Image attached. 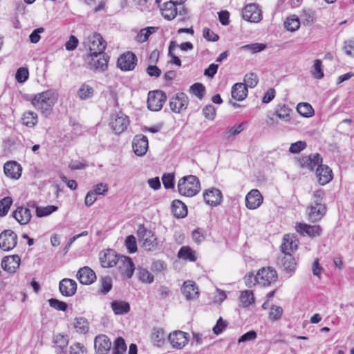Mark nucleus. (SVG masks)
I'll list each match as a JSON object with an SVG mask.
<instances>
[{"instance_id": "cd10ccee", "label": "nucleus", "mask_w": 354, "mask_h": 354, "mask_svg": "<svg viewBox=\"0 0 354 354\" xmlns=\"http://www.w3.org/2000/svg\"><path fill=\"white\" fill-rule=\"evenodd\" d=\"M19 265L20 257L18 255L5 257L1 261L2 268L10 272H15L16 269L19 267Z\"/></svg>"}, {"instance_id": "4c0bfd02", "label": "nucleus", "mask_w": 354, "mask_h": 354, "mask_svg": "<svg viewBox=\"0 0 354 354\" xmlns=\"http://www.w3.org/2000/svg\"><path fill=\"white\" fill-rule=\"evenodd\" d=\"M23 124L28 127H33L37 123V115L33 111H26L21 118Z\"/></svg>"}, {"instance_id": "473e14b6", "label": "nucleus", "mask_w": 354, "mask_h": 354, "mask_svg": "<svg viewBox=\"0 0 354 354\" xmlns=\"http://www.w3.org/2000/svg\"><path fill=\"white\" fill-rule=\"evenodd\" d=\"M53 342L57 348H59V351H56L57 354H67L66 351L64 350L68 344V337L67 335L62 334L55 335L53 337Z\"/></svg>"}, {"instance_id": "bf43d9fd", "label": "nucleus", "mask_w": 354, "mask_h": 354, "mask_svg": "<svg viewBox=\"0 0 354 354\" xmlns=\"http://www.w3.org/2000/svg\"><path fill=\"white\" fill-rule=\"evenodd\" d=\"M192 92L199 99H202L205 93V86L201 83H195L191 86Z\"/></svg>"}, {"instance_id": "338daca9", "label": "nucleus", "mask_w": 354, "mask_h": 354, "mask_svg": "<svg viewBox=\"0 0 354 354\" xmlns=\"http://www.w3.org/2000/svg\"><path fill=\"white\" fill-rule=\"evenodd\" d=\"M306 147V142L304 141H297L292 143L289 151L292 153H298Z\"/></svg>"}, {"instance_id": "49530a36", "label": "nucleus", "mask_w": 354, "mask_h": 354, "mask_svg": "<svg viewBox=\"0 0 354 354\" xmlns=\"http://www.w3.org/2000/svg\"><path fill=\"white\" fill-rule=\"evenodd\" d=\"M246 122H241L232 127L227 131H226L225 137L227 138H230L232 137L238 136L241 131H243L245 129V128L246 127Z\"/></svg>"}, {"instance_id": "b1692460", "label": "nucleus", "mask_w": 354, "mask_h": 354, "mask_svg": "<svg viewBox=\"0 0 354 354\" xmlns=\"http://www.w3.org/2000/svg\"><path fill=\"white\" fill-rule=\"evenodd\" d=\"M181 290L187 300H193L198 297V287L192 281H185L181 287Z\"/></svg>"}, {"instance_id": "864d4df0", "label": "nucleus", "mask_w": 354, "mask_h": 354, "mask_svg": "<svg viewBox=\"0 0 354 354\" xmlns=\"http://www.w3.org/2000/svg\"><path fill=\"white\" fill-rule=\"evenodd\" d=\"M290 112H291L290 109H289L288 106H286L285 105H283L281 106H279V108H278L276 110L275 113H276V115L279 118H280L284 121H288L290 119Z\"/></svg>"}, {"instance_id": "0e129e2a", "label": "nucleus", "mask_w": 354, "mask_h": 354, "mask_svg": "<svg viewBox=\"0 0 354 354\" xmlns=\"http://www.w3.org/2000/svg\"><path fill=\"white\" fill-rule=\"evenodd\" d=\"M29 73L27 68L21 67L19 68L15 74V78L19 83H24L28 78Z\"/></svg>"}, {"instance_id": "9d476101", "label": "nucleus", "mask_w": 354, "mask_h": 354, "mask_svg": "<svg viewBox=\"0 0 354 354\" xmlns=\"http://www.w3.org/2000/svg\"><path fill=\"white\" fill-rule=\"evenodd\" d=\"M87 62L91 69L104 71L107 68L108 57L103 53L89 55Z\"/></svg>"}, {"instance_id": "a19ab883", "label": "nucleus", "mask_w": 354, "mask_h": 354, "mask_svg": "<svg viewBox=\"0 0 354 354\" xmlns=\"http://www.w3.org/2000/svg\"><path fill=\"white\" fill-rule=\"evenodd\" d=\"M74 328L80 334H86L88 331V322L85 318L77 317L75 319Z\"/></svg>"}, {"instance_id": "412c9836", "label": "nucleus", "mask_w": 354, "mask_h": 354, "mask_svg": "<svg viewBox=\"0 0 354 354\" xmlns=\"http://www.w3.org/2000/svg\"><path fill=\"white\" fill-rule=\"evenodd\" d=\"M307 212L309 220L316 222L324 216L326 207L324 204H311L308 206Z\"/></svg>"}, {"instance_id": "39448f33", "label": "nucleus", "mask_w": 354, "mask_h": 354, "mask_svg": "<svg viewBox=\"0 0 354 354\" xmlns=\"http://www.w3.org/2000/svg\"><path fill=\"white\" fill-rule=\"evenodd\" d=\"M85 46H88L90 55L102 53L106 48V43L98 33H93L86 38Z\"/></svg>"}, {"instance_id": "f8f14e48", "label": "nucleus", "mask_w": 354, "mask_h": 354, "mask_svg": "<svg viewBox=\"0 0 354 354\" xmlns=\"http://www.w3.org/2000/svg\"><path fill=\"white\" fill-rule=\"evenodd\" d=\"M322 163V158L319 153H314L309 156H302L299 159V164L301 167L306 168L310 171L319 169Z\"/></svg>"}, {"instance_id": "6e6552de", "label": "nucleus", "mask_w": 354, "mask_h": 354, "mask_svg": "<svg viewBox=\"0 0 354 354\" xmlns=\"http://www.w3.org/2000/svg\"><path fill=\"white\" fill-rule=\"evenodd\" d=\"M189 99L184 93H178L169 100L171 110L176 113H180L187 108Z\"/></svg>"}, {"instance_id": "2f4dec72", "label": "nucleus", "mask_w": 354, "mask_h": 354, "mask_svg": "<svg viewBox=\"0 0 354 354\" xmlns=\"http://www.w3.org/2000/svg\"><path fill=\"white\" fill-rule=\"evenodd\" d=\"M232 97L238 100H243L248 95V89L243 83H236L232 88Z\"/></svg>"}, {"instance_id": "37998d69", "label": "nucleus", "mask_w": 354, "mask_h": 354, "mask_svg": "<svg viewBox=\"0 0 354 354\" xmlns=\"http://www.w3.org/2000/svg\"><path fill=\"white\" fill-rule=\"evenodd\" d=\"M138 275L139 280L142 283H151L153 282V275L146 268H139Z\"/></svg>"}, {"instance_id": "ea45409f", "label": "nucleus", "mask_w": 354, "mask_h": 354, "mask_svg": "<svg viewBox=\"0 0 354 354\" xmlns=\"http://www.w3.org/2000/svg\"><path fill=\"white\" fill-rule=\"evenodd\" d=\"M297 112L304 117L310 118L314 115V109L312 106L307 102L299 103L297 106Z\"/></svg>"}, {"instance_id": "79ce46f5", "label": "nucleus", "mask_w": 354, "mask_h": 354, "mask_svg": "<svg viewBox=\"0 0 354 354\" xmlns=\"http://www.w3.org/2000/svg\"><path fill=\"white\" fill-rule=\"evenodd\" d=\"M93 93V87L86 84H82L77 91L78 97L83 100L92 97Z\"/></svg>"}, {"instance_id": "e2e57ef3", "label": "nucleus", "mask_w": 354, "mask_h": 354, "mask_svg": "<svg viewBox=\"0 0 354 354\" xmlns=\"http://www.w3.org/2000/svg\"><path fill=\"white\" fill-rule=\"evenodd\" d=\"M48 303L50 307L57 310L66 311L67 309L66 303L57 299L51 298L48 300Z\"/></svg>"}, {"instance_id": "393cba45", "label": "nucleus", "mask_w": 354, "mask_h": 354, "mask_svg": "<svg viewBox=\"0 0 354 354\" xmlns=\"http://www.w3.org/2000/svg\"><path fill=\"white\" fill-rule=\"evenodd\" d=\"M168 338L172 346L177 348H183L188 340L187 333L180 330L169 334Z\"/></svg>"}, {"instance_id": "603ef678", "label": "nucleus", "mask_w": 354, "mask_h": 354, "mask_svg": "<svg viewBox=\"0 0 354 354\" xmlns=\"http://www.w3.org/2000/svg\"><path fill=\"white\" fill-rule=\"evenodd\" d=\"M12 203L11 197L7 196L0 201V216H6Z\"/></svg>"}, {"instance_id": "c756f323", "label": "nucleus", "mask_w": 354, "mask_h": 354, "mask_svg": "<svg viewBox=\"0 0 354 354\" xmlns=\"http://www.w3.org/2000/svg\"><path fill=\"white\" fill-rule=\"evenodd\" d=\"M319 183L324 185L333 179L332 170L326 165L321 164L319 169H316Z\"/></svg>"}, {"instance_id": "052dcab7", "label": "nucleus", "mask_w": 354, "mask_h": 354, "mask_svg": "<svg viewBox=\"0 0 354 354\" xmlns=\"http://www.w3.org/2000/svg\"><path fill=\"white\" fill-rule=\"evenodd\" d=\"M283 313V309L280 306H272L269 313V318L272 321H276L281 318Z\"/></svg>"}, {"instance_id": "e433bc0d", "label": "nucleus", "mask_w": 354, "mask_h": 354, "mask_svg": "<svg viewBox=\"0 0 354 354\" xmlns=\"http://www.w3.org/2000/svg\"><path fill=\"white\" fill-rule=\"evenodd\" d=\"M157 27H147L141 29L135 37V40L139 43L145 42L149 37L157 30Z\"/></svg>"}, {"instance_id": "09e8293b", "label": "nucleus", "mask_w": 354, "mask_h": 354, "mask_svg": "<svg viewBox=\"0 0 354 354\" xmlns=\"http://www.w3.org/2000/svg\"><path fill=\"white\" fill-rule=\"evenodd\" d=\"M58 207L55 205H48L46 207L36 206V215L37 217L47 216L57 211Z\"/></svg>"}, {"instance_id": "20e7f679", "label": "nucleus", "mask_w": 354, "mask_h": 354, "mask_svg": "<svg viewBox=\"0 0 354 354\" xmlns=\"http://www.w3.org/2000/svg\"><path fill=\"white\" fill-rule=\"evenodd\" d=\"M166 100L167 95L165 92L159 90L149 91L147 98V107L153 111H160Z\"/></svg>"}, {"instance_id": "de8ad7c7", "label": "nucleus", "mask_w": 354, "mask_h": 354, "mask_svg": "<svg viewBox=\"0 0 354 354\" xmlns=\"http://www.w3.org/2000/svg\"><path fill=\"white\" fill-rule=\"evenodd\" d=\"M239 298L244 307H248L254 302L253 292L250 290L242 291Z\"/></svg>"}, {"instance_id": "f704fd0d", "label": "nucleus", "mask_w": 354, "mask_h": 354, "mask_svg": "<svg viewBox=\"0 0 354 354\" xmlns=\"http://www.w3.org/2000/svg\"><path fill=\"white\" fill-rule=\"evenodd\" d=\"M111 306L115 315L127 314L130 310V305L124 301H113Z\"/></svg>"}, {"instance_id": "c85d7f7f", "label": "nucleus", "mask_w": 354, "mask_h": 354, "mask_svg": "<svg viewBox=\"0 0 354 354\" xmlns=\"http://www.w3.org/2000/svg\"><path fill=\"white\" fill-rule=\"evenodd\" d=\"M13 216L21 225H26L30 221L32 215L28 208L18 207L13 212Z\"/></svg>"}, {"instance_id": "774afa93", "label": "nucleus", "mask_w": 354, "mask_h": 354, "mask_svg": "<svg viewBox=\"0 0 354 354\" xmlns=\"http://www.w3.org/2000/svg\"><path fill=\"white\" fill-rule=\"evenodd\" d=\"M86 348L80 343H75L70 346V354H86Z\"/></svg>"}, {"instance_id": "1a4fd4ad", "label": "nucleus", "mask_w": 354, "mask_h": 354, "mask_svg": "<svg viewBox=\"0 0 354 354\" xmlns=\"http://www.w3.org/2000/svg\"><path fill=\"white\" fill-rule=\"evenodd\" d=\"M17 243V235L11 230H6L0 234V248L4 251L12 250Z\"/></svg>"}, {"instance_id": "a878e982", "label": "nucleus", "mask_w": 354, "mask_h": 354, "mask_svg": "<svg viewBox=\"0 0 354 354\" xmlns=\"http://www.w3.org/2000/svg\"><path fill=\"white\" fill-rule=\"evenodd\" d=\"M4 173L6 176L13 179H18L21 175V167L15 161H9L3 166Z\"/></svg>"}, {"instance_id": "bb28decb", "label": "nucleus", "mask_w": 354, "mask_h": 354, "mask_svg": "<svg viewBox=\"0 0 354 354\" xmlns=\"http://www.w3.org/2000/svg\"><path fill=\"white\" fill-rule=\"evenodd\" d=\"M177 6H178V4L171 0L163 3V6L160 8L162 16L167 20L174 19L178 15Z\"/></svg>"}, {"instance_id": "8fccbe9b", "label": "nucleus", "mask_w": 354, "mask_h": 354, "mask_svg": "<svg viewBox=\"0 0 354 354\" xmlns=\"http://www.w3.org/2000/svg\"><path fill=\"white\" fill-rule=\"evenodd\" d=\"M126 351L127 345L124 339L121 337H118L114 342L113 354H124Z\"/></svg>"}, {"instance_id": "a18cd8bd", "label": "nucleus", "mask_w": 354, "mask_h": 354, "mask_svg": "<svg viewBox=\"0 0 354 354\" xmlns=\"http://www.w3.org/2000/svg\"><path fill=\"white\" fill-rule=\"evenodd\" d=\"M284 26L288 30L294 32L299 28L300 21L298 17L292 16L286 19Z\"/></svg>"}, {"instance_id": "680f3d73", "label": "nucleus", "mask_w": 354, "mask_h": 354, "mask_svg": "<svg viewBox=\"0 0 354 354\" xmlns=\"http://www.w3.org/2000/svg\"><path fill=\"white\" fill-rule=\"evenodd\" d=\"M125 245L130 253L137 251L136 239L134 236L129 235L126 238Z\"/></svg>"}, {"instance_id": "4d7b16f0", "label": "nucleus", "mask_w": 354, "mask_h": 354, "mask_svg": "<svg viewBox=\"0 0 354 354\" xmlns=\"http://www.w3.org/2000/svg\"><path fill=\"white\" fill-rule=\"evenodd\" d=\"M178 44H177V42L176 41H171L169 44V55L172 58V63L175 64L176 65L178 66H181V61L180 59L177 57L176 56L174 53H173V51L176 48H178Z\"/></svg>"}, {"instance_id": "3c124183", "label": "nucleus", "mask_w": 354, "mask_h": 354, "mask_svg": "<svg viewBox=\"0 0 354 354\" xmlns=\"http://www.w3.org/2000/svg\"><path fill=\"white\" fill-rule=\"evenodd\" d=\"M311 74L316 79H322L324 77V71L322 69V62L319 59L314 62V65L311 70Z\"/></svg>"}, {"instance_id": "6e6d98bb", "label": "nucleus", "mask_w": 354, "mask_h": 354, "mask_svg": "<svg viewBox=\"0 0 354 354\" xmlns=\"http://www.w3.org/2000/svg\"><path fill=\"white\" fill-rule=\"evenodd\" d=\"M266 46L263 44L254 43L252 44L243 46L241 48L242 50L250 51L252 53H256L263 50L266 48Z\"/></svg>"}, {"instance_id": "0eeeda50", "label": "nucleus", "mask_w": 354, "mask_h": 354, "mask_svg": "<svg viewBox=\"0 0 354 354\" xmlns=\"http://www.w3.org/2000/svg\"><path fill=\"white\" fill-rule=\"evenodd\" d=\"M129 124L128 117L122 112L113 114L109 123L110 127L116 134L124 131Z\"/></svg>"}, {"instance_id": "aec40b11", "label": "nucleus", "mask_w": 354, "mask_h": 354, "mask_svg": "<svg viewBox=\"0 0 354 354\" xmlns=\"http://www.w3.org/2000/svg\"><path fill=\"white\" fill-rule=\"evenodd\" d=\"M205 202L210 206H216L222 201V193L216 188H211L205 191L203 194Z\"/></svg>"}, {"instance_id": "2eb2a0df", "label": "nucleus", "mask_w": 354, "mask_h": 354, "mask_svg": "<svg viewBox=\"0 0 354 354\" xmlns=\"http://www.w3.org/2000/svg\"><path fill=\"white\" fill-rule=\"evenodd\" d=\"M242 16L246 21L257 23L261 20V11L256 4H249L243 8Z\"/></svg>"}, {"instance_id": "ddd939ff", "label": "nucleus", "mask_w": 354, "mask_h": 354, "mask_svg": "<svg viewBox=\"0 0 354 354\" xmlns=\"http://www.w3.org/2000/svg\"><path fill=\"white\" fill-rule=\"evenodd\" d=\"M116 266L122 275L129 279L132 277L135 266L131 259L128 257L120 256L118 259Z\"/></svg>"}, {"instance_id": "c03bdc74", "label": "nucleus", "mask_w": 354, "mask_h": 354, "mask_svg": "<svg viewBox=\"0 0 354 354\" xmlns=\"http://www.w3.org/2000/svg\"><path fill=\"white\" fill-rule=\"evenodd\" d=\"M178 256L180 259L190 261H194L196 260L194 252L187 246L182 247L178 251Z\"/></svg>"}, {"instance_id": "7ed1b4c3", "label": "nucleus", "mask_w": 354, "mask_h": 354, "mask_svg": "<svg viewBox=\"0 0 354 354\" xmlns=\"http://www.w3.org/2000/svg\"><path fill=\"white\" fill-rule=\"evenodd\" d=\"M137 235L139 241L142 243V248L147 251H154L159 248L157 239L154 234L147 230L143 225H140L138 230Z\"/></svg>"}, {"instance_id": "423d86ee", "label": "nucleus", "mask_w": 354, "mask_h": 354, "mask_svg": "<svg viewBox=\"0 0 354 354\" xmlns=\"http://www.w3.org/2000/svg\"><path fill=\"white\" fill-rule=\"evenodd\" d=\"M277 271L271 267H263L257 272V284L261 286H269L277 281Z\"/></svg>"}, {"instance_id": "69168bd1", "label": "nucleus", "mask_w": 354, "mask_h": 354, "mask_svg": "<svg viewBox=\"0 0 354 354\" xmlns=\"http://www.w3.org/2000/svg\"><path fill=\"white\" fill-rule=\"evenodd\" d=\"M174 176L172 174H165L162 177L163 186L165 189L174 188Z\"/></svg>"}, {"instance_id": "f03ea898", "label": "nucleus", "mask_w": 354, "mask_h": 354, "mask_svg": "<svg viewBox=\"0 0 354 354\" xmlns=\"http://www.w3.org/2000/svg\"><path fill=\"white\" fill-rule=\"evenodd\" d=\"M178 190L180 195L192 197L201 190V184L198 178L194 175H189L181 178L178 183Z\"/></svg>"}, {"instance_id": "dca6fc26", "label": "nucleus", "mask_w": 354, "mask_h": 354, "mask_svg": "<svg viewBox=\"0 0 354 354\" xmlns=\"http://www.w3.org/2000/svg\"><path fill=\"white\" fill-rule=\"evenodd\" d=\"M263 200V198L258 189H252L245 196V206L249 209H256L262 204Z\"/></svg>"}, {"instance_id": "58836bf2", "label": "nucleus", "mask_w": 354, "mask_h": 354, "mask_svg": "<svg viewBox=\"0 0 354 354\" xmlns=\"http://www.w3.org/2000/svg\"><path fill=\"white\" fill-rule=\"evenodd\" d=\"M165 336L163 329L156 328L153 330L151 340L155 346H160L165 342Z\"/></svg>"}, {"instance_id": "4be33fe9", "label": "nucleus", "mask_w": 354, "mask_h": 354, "mask_svg": "<svg viewBox=\"0 0 354 354\" xmlns=\"http://www.w3.org/2000/svg\"><path fill=\"white\" fill-rule=\"evenodd\" d=\"M118 257L112 250H107L100 254V263L104 268H111L116 266Z\"/></svg>"}, {"instance_id": "5fc2aeb1", "label": "nucleus", "mask_w": 354, "mask_h": 354, "mask_svg": "<svg viewBox=\"0 0 354 354\" xmlns=\"http://www.w3.org/2000/svg\"><path fill=\"white\" fill-rule=\"evenodd\" d=\"M258 81H259L258 76L255 73H251L249 74H246L245 75V77H244L245 83H243V84L245 85L246 87L248 86L250 88H254L257 86Z\"/></svg>"}, {"instance_id": "a211bd4d", "label": "nucleus", "mask_w": 354, "mask_h": 354, "mask_svg": "<svg viewBox=\"0 0 354 354\" xmlns=\"http://www.w3.org/2000/svg\"><path fill=\"white\" fill-rule=\"evenodd\" d=\"M59 289L63 296L71 297L77 291V283L73 279L65 278L60 281Z\"/></svg>"}, {"instance_id": "7c9ffc66", "label": "nucleus", "mask_w": 354, "mask_h": 354, "mask_svg": "<svg viewBox=\"0 0 354 354\" xmlns=\"http://www.w3.org/2000/svg\"><path fill=\"white\" fill-rule=\"evenodd\" d=\"M297 231L303 235L307 234L310 236H319L321 233V227L319 225H309L299 223L297 225Z\"/></svg>"}, {"instance_id": "4468645a", "label": "nucleus", "mask_w": 354, "mask_h": 354, "mask_svg": "<svg viewBox=\"0 0 354 354\" xmlns=\"http://www.w3.org/2000/svg\"><path fill=\"white\" fill-rule=\"evenodd\" d=\"M149 147V142L147 136L140 134L136 135L132 142V148L135 154L138 156H144Z\"/></svg>"}, {"instance_id": "5701e85b", "label": "nucleus", "mask_w": 354, "mask_h": 354, "mask_svg": "<svg viewBox=\"0 0 354 354\" xmlns=\"http://www.w3.org/2000/svg\"><path fill=\"white\" fill-rule=\"evenodd\" d=\"M298 247V240L293 235L286 234L283 239L281 250L284 254H291Z\"/></svg>"}, {"instance_id": "f3484780", "label": "nucleus", "mask_w": 354, "mask_h": 354, "mask_svg": "<svg viewBox=\"0 0 354 354\" xmlns=\"http://www.w3.org/2000/svg\"><path fill=\"white\" fill-rule=\"evenodd\" d=\"M94 348L97 353L106 354L111 348V342L106 335H99L95 338Z\"/></svg>"}, {"instance_id": "f257e3e1", "label": "nucleus", "mask_w": 354, "mask_h": 354, "mask_svg": "<svg viewBox=\"0 0 354 354\" xmlns=\"http://www.w3.org/2000/svg\"><path fill=\"white\" fill-rule=\"evenodd\" d=\"M58 93L55 90H48L35 95L32 100V105L43 114L48 115L56 104Z\"/></svg>"}, {"instance_id": "6ab92c4d", "label": "nucleus", "mask_w": 354, "mask_h": 354, "mask_svg": "<svg viewBox=\"0 0 354 354\" xmlns=\"http://www.w3.org/2000/svg\"><path fill=\"white\" fill-rule=\"evenodd\" d=\"M76 277L81 283L85 285L91 284L96 280L95 272L88 266L80 268Z\"/></svg>"}, {"instance_id": "9b49d317", "label": "nucleus", "mask_w": 354, "mask_h": 354, "mask_svg": "<svg viewBox=\"0 0 354 354\" xmlns=\"http://www.w3.org/2000/svg\"><path fill=\"white\" fill-rule=\"evenodd\" d=\"M137 58L134 53L127 52L118 59V66L124 71H132L136 65Z\"/></svg>"}, {"instance_id": "c9c22d12", "label": "nucleus", "mask_w": 354, "mask_h": 354, "mask_svg": "<svg viewBox=\"0 0 354 354\" xmlns=\"http://www.w3.org/2000/svg\"><path fill=\"white\" fill-rule=\"evenodd\" d=\"M282 268L288 272H293L296 267V261L291 254H284L281 259Z\"/></svg>"}, {"instance_id": "13d9d810", "label": "nucleus", "mask_w": 354, "mask_h": 354, "mask_svg": "<svg viewBox=\"0 0 354 354\" xmlns=\"http://www.w3.org/2000/svg\"><path fill=\"white\" fill-rule=\"evenodd\" d=\"M101 292L103 294L108 293L112 288V279L110 277H104L100 279Z\"/></svg>"}, {"instance_id": "72a5a7b5", "label": "nucleus", "mask_w": 354, "mask_h": 354, "mask_svg": "<svg viewBox=\"0 0 354 354\" xmlns=\"http://www.w3.org/2000/svg\"><path fill=\"white\" fill-rule=\"evenodd\" d=\"M171 211L176 218H184L187 214L186 205L179 200H174L171 204Z\"/></svg>"}]
</instances>
